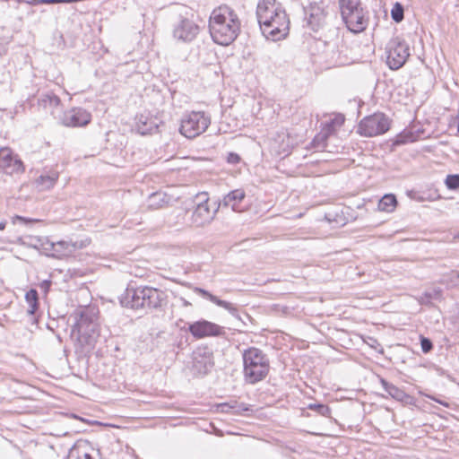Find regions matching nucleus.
Returning a JSON list of instances; mask_svg holds the SVG:
<instances>
[{"label": "nucleus", "instance_id": "nucleus-1", "mask_svg": "<svg viewBox=\"0 0 459 459\" xmlns=\"http://www.w3.org/2000/svg\"><path fill=\"white\" fill-rule=\"evenodd\" d=\"M256 18L262 33L273 41L284 39L290 30V20L281 4L276 0H260Z\"/></svg>", "mask_w": 459, "mask_h": 459}, {"label": "nucleus", "instance_id": "nucleus-2", "mask_svg": "<svg viewBox=\"0 0 459 459\" xmlns=\"http://www.w3.org/2000/svg\"><path fill=\"white\" fill-rule=\"evenodd\" d=\"M209 31L215 43L229 46L240 32V21L238 14L226 4L215 8L210 15Z\"/></svg>", "mask_w": 459, "mask_h": 459}, {"label": "nucleus", "instance_id": "nucleus-3", "mask_svg": "<svg viewBox=\"0 0 459 459\" xmlns=\"http://www.w3.org/2000/svg\"><path fill=\"white\" fill-rule=\"evenodd\" d=\"M163 301L164 292L148 286L127 287L120 298L121 305L132 309H156Z\"/></svg>", "mask_w": 459, "mask_h": 459}, {"label": "nucleus", "instance_id": "nucleus-4", "mask_svg": "<svg viewBox=\"0 0 459 459\" xmlns=\"http://www.w3.org/2000/svg\"><path fill=\"white\" fill-rule=\"evenodd\" d=\"M245 381L254 385L264 380L270 371L268 356L256 347H249L242 352Z\"/></svg>", "mask_w": 459, "mask_h": 459}, {"label": "nucleus", "instance_id": "nucleus-5", "mask_svg": "<svg viewBox=\"0 0 459 459\" xmlns=\"http://www.w3.org/2000/svg\"><path fill=\"white\" fill-rule=\"evenodd\" d=\"M194 203L191 223L195 227L209 225L216 217L220 204H217V202L211 204L208 194L205 192L198 193L194 198Z\"/></svg>", "mask_w": 459, "mask_h": 459}, {"label": "nucleus", "instance_id": "nucleus-6", "mask_svg": "<svg viewBox=\"0 0 459 459\" xmlns=\"http://www.w3.org/2000/svg\"><path fill=\"white\" fill-rule=\"evenodd\" d=\"M210 124L211 117L204 111H192L183 116L179 132L185 137L192 139L205 132Z\"/></svg>", "mask_w": 459, "mask_h": 459}, {"label": "nucleus", "instance_id": "nucleus-7", "mask_svg": "<svg viewBox=\"0 0 459 459\" xmlns=\"http://www.w3.org/2000/svg\"><path fill=\"white\" fill-rule=\"evenodd\" d=\"M76 326L80 343L88 350L93 349L100 337V325L96 319L82 313Z\"/></svg>", "mask_w": 459, "mask_h": 459}, {"label": "nucleus", "instance_id": "nucleus-8", "mask_svg": "<svg viewBox=\"0 0 459 459\" xmlns=\"http://www.w3.org/2000/svg\"><path fill=\"white\" fill-rule=\"evenodd\" d=\"M388 117L383 113H375L364 117L358 126V133L366 137L385 134L389 130Z\"/></svg>", "mask_w": 459, "mask_h": 459}, {"label": "nucleus", "instance_id": "nucleus-9", "mask_svg": "<svg viewBox=\"0 0 459 459\" xmlns=\"http://www.w3.org/2000/svg\"><path fill=\"white\" fill-rule=\"evenodd\" d=\"M386 53V63L388 66L392 70H397L405 64L410 56V48L405 41L395 38L391 39L387 44Z\"/></svg>", "mask_w": 459, "mask_h": 459}, {"label": "nucleus", "instance_id": "nucleus-10", "mask_svg": "<svg viewBox=\"0 0 459 459\" xmlns=\"http://www.w3.org/2000/svg\"><path fill=\"white\" fill-rule=\"evenodd\" d=\"M199 32V26L192 19L185 16H179L172 28L173 39L182 43L192 42L195 39Z\"/></svg>", "mask_w": 459, "mask_h": 459}, {"label": "nucleus", "instance_id": "nucleus-11", "mask_svg": "<svg viewBox=\"0 0 459 459\" xmlns=\"http://www.w3.org/2000/svg\"><path fill=\"white\" fill-rule=\"evenodd\" d=\"M43 254L54 258H64L73 255L76 250L85 247L83 241H46L43 245Z\"/></svg>", "mask_w": 459, "mask_h": 459}, {"label": "nucleus", "instance_id": "nucleus-12", "mask_svg": "<svg viewBox=\"0 0 459 459\" xmlns=\"http://www.w3.org/2000/svg\"><path fill=\"white\" fill-rule=\"evenodd\" d=\"M59 120L64 126L81 127L90 124L91 121V114L83 108L74 107L65 110Z\"/></svg>", "mask_w": 459, "mask_h": 459}, {"label": "nucleus", "instance_id": "nucleus-13", "mask_svg": "<svg viewBox=\"0 0 459 459\" xmlns=\"http://www.w3.org/2000/svg\"><path fill=\"white\" fill-rule=\"evenodd\" d=\"M304 11L307 26L312 30L317 31L325 25L327 12L324 2L310 4Z\"/></svg>", "mask_w": 459, "mask_h": 459}, {"label": "nucleus", "instance_id": "nucleus-14", "mask_svg": "<svg viewBox=\"0 0 459 459\" xmlns=\"http://www.w3.org/2000/svg\"><path fill=\"white\" fill-rule=\"evenodd\" d=\"M214 366L212 351L208 347H199L193 353V369L200 376L208 374Z\"/></svg>", "mask_w": 459, "mask_h": 459}, {"label": "nucleus", "instance_id": "nucleus-15", "mask_svg": "<svg viewBox=\"0 0 459 459\" xmlns=\"http://www.w3.org/2000/svg\"><path fill=\"white\" fill-rule=\"evenodd\" d=\"M0 170L7 175L21 174L25 170L23 162L13 156L11 149H0Z\"/></svg>", "mask_w": 459, "mask_h": 459}, {"label": "nucleus", "instance_id": "nucleus-16", "mask_svg": "<svg viewBox=\"0 0 459 459\" xmlns=\"http://www.w3.org/2000/svg\"><path fill=\"white\" fill-rule=\"evenodd\" d=\"M188 331L194 337L201 339L207 336H218L221 333L222 328L214 323L199 320L190 324Z\"/></svg>", "mask_w": 459, "mask_h": 459}, {"label": "nucleus", "instance_id": "nucleus-17", "mask_svg": "<svg viewBox=\"0 0 459 459\" xmlns=\"http://www.w3.org/2000/svg\"><path fill=\"white\" fill-rule=\"evenodd\" d=\"M348 30L353 33H359L366 30L368 24V12L361 8L343 21Z\"/></svg>", "mask_w": 459, "mask_h": 459}, {"label": "nucleus", "instance_id": "nucleus-18", "mask_svg": "<svg viewBox=\"0 0 459 459\" xmlns=\"http://www.w3.org/2000/svg\"><path fill=\"white\" fill-rule=\"evenodd\" d=\"M245 197L246 194L243 189H235L227 194L217 204H220V208L230 207L232 211L240 212L244 210L241 203L244 201Z\"/></svg>", "mask_w": 459, "mask_h": 459}, {"label": "nucleus", "instance_id": "nucleus-19", "mask_svg": "<svg viewBox=\"0 0 459 459\" xmlns=\"http://www.w3.org/2000/svg\"><path fill=\"white\" fill-rule=\"evenodd\" d=\"M381 384L385 391L394 400L402 402L406 404L411 403L412 397L407 394L403 390L398 388L394 385L387 382L383 378L381 379Z\"/></svg>", "mask_w": 459, "mask_h": 459}, {"label": "nucleus", "instance_id": "nucleus-20", "mask_svg": "<svg viewBox=\"0 0 459 459\" xmlns=\"http://www.w3.org/2000/svg\"><path fill=\"white\" fill-rule=\"evenodd\" d=\"M195 292L201 295L203 298L209 299L211 302L216 304L217 306L225 308L233 316H235L238 312L237 307L232 303L220 299L218 297L212 295L206 290L202 288H195Z\"/></svg>", "mask_w": 459, "mask_h": 459}, {"label": "nucleus", "instance_id": "nucleus-21", "mask_svg": "<svg viewBox=\"0 0 459 459\" xmlns=\"http://www.w3.org/2000/svg\"><path fill=\"white\" fill-rule=\"evenodd\" d=\"M136 130L143 135L151 134L158 130V125L152 118L140 115L136 117Z\"/></svg>", "mask_w": 459, "mask_h": 459}, {"label": "nucleus", "instance_id": "nucleus-22", "mask_svg": "<svg viewBox=\"0 0 459 459\" xmlns=\"http://www.w3.org/2000/svg\"><path fill=\"white\" fill-rule=\"evenodd\" d=\"M338 4L342 21L363 8L360 0H338Z\"/></svg>", "mask_w": 459, "mask_h": 459}, {"label": "nucleus", "instance_id": "nucleus-23", "mask_svg": "<svg viewBox=\"0 0 459 459\" xmlns=\"http://www.w3.org/2000/svg\"><path fill=\"white\" fill-rule=\"evenodd\" d=\"M58 178L59 174L56 171L42 174L36 179L37 187L41 191L48 190L55 186Z\"/></svg>", "mask_w": 459, "mask_h": 459}, {"label": "nucleus", "instance_id": "nucleus-24", "mask_svg": "<svg viewBox=\"0 0 459 459\" xmlns=\"http://www.w3.org/2000/svg\"><path fill=\"white\" fill-rule=\"evenodd\" d=\"M272 150L279 156H287L290 153L289 138L285 135H279L272 143Z\"/></svg>", "mask_w": 459, "mask_h": 459}, {"label": "nucleus", "instance_id": "nucleus-25", "mask_svg": "<svg viewBox=\"0 0 459 459\" xmlns=\"http://www.w3.org/2000/svg\"><path fill=\"white\" fill-rule=\"evenodd\" d=\"M344 116L342 114H335L333 117H331L329 120L322 123L321 131H327V135L332 136L337 127H340L344 123Z\"/></svg>", "mask_w": 459, "mask_h": 459}, {"label": "nucleus", "instance_id": "nucleus-26", "mask_svg": "<svg viewBox=\"0 0 459 459\" xmlns=\"http://www.w3.org/2000/svg\"><path fill=\"white\" fill-rule=\"evenodd\" d=\"M88 449L86 443L76 444L69 450L67 459H93Z\"/></svg>", "mask_w": 459, "mask_h": 459}, {"label": "nucleus", "instance_id": "nucleus-27", "mask_svg": "<svg viewBox=\"0 0 459 459\" xmlns=\"http://www.w3.org/2000/svg\"><path fill=\"white\" fill-rule=\"evenodd\" d=\"M397 205V199L394 195H385L378 202L377 208L379 211L391 212Z\"/></svg>", "mask_w": 459, "mask_h": 459}, {"label": "nucleus", "instance_id": "nucleus-28", "mask_svg": "<svg viewBox=\"0 0 459 459\" xmlns=\"http://www.w3.org/2000/svg\"><path fill=\"white\" fill-rule=\"evenodd\" d=\"M25 300L28 303V314L34 315L39 308V295L35 289H30L25 294Z\"/></svg>", "mask_w": 459, "mask_h": 459}, {"label": "nucleus", "instance_id": "nucleus-29", "mask_svg": "<svg viewBox=\"0 0 459 459\" xmlns=\"http://www.w3.org/2000/svg\"><path fill=\"white\" fill-rule=\"evenodd\" d=\"M327 131H321L314 137L311 145L316 151H325L327 147Z\"/></svg>", "mask_w": 459, "mask_h": 459}, {"label": "nucleus", "instance_id": "nucleus-30", "mask_svg": "<svg viewBox=\"0 0 459 459\" xmlns=\"http://www.w3.org/2000/svg\"><path fill=\"white\" fill-rule=\"evenodd\" d=\"M441 298V290L434 289L432 290L425 291L418 298V301L423 305L431 304L432 300H437Z\"/></svg>", "mask_w": 459, "mask_h": 459}, {"label": "nucleus", "instance_id": "nucleus-31", "mask_svg": "<svg viewBox=\"0 0 459 459\" xmlns=\"http://www.w3.org/2000/svg\"><path fill=\"white\" fill-rule=\"evenodd\" d=\"M417 138L411 131H403L395 138L394 144L401 145L408 143H413Z\"/></svg>", "mask_w": 459, "mask_h": 459}, {"label": "nucleus", "instance_id": "nucleus-32", "mask_svg": "<svg viewBox=\"0 0 459 459\" xmlns=\"http://www.w3.org/2000/svg\"><path fill=\"white\" fill-rule=\"evenodd\" d=\"M150 207L158 209L162 207L166 201V195L163 193H154L150 196Z\"/></svg>", "mask_w": 459, "mask_h": 459}, {"label": "nucleus", "instance_id": "nucleus-33", "mask_svg": "<svg viewBox=\"0 0 459 459\" xmlns=\"http://www.w3.org/2000/svg\"><path fill=\"white\" fill-rule=\"evenodd\" d=\"M41 101L45 106L57 107L61 100L58 96L53 93H47L42 96Z\"/></svg>", "mask_w": 459, "mask_h": 459}, {"label": "nucleus", "instance_id": "nucleus-34", "mask_svg": "<svg viewBox=\"0 0 459 459\" xmlns=\"http://www.w3.org/2000/svg\"><path fill=\"white\" fill-rule=\"evenodd\" d=\"M308 409L316 411L318 414L329 417L331 414V409L323 403H311L308 405Z\"/></svg>", "mask_w": 459, "mask_h": 459}, {"label": "nucleus", "instance_id": "nucleus-35", "mask_svg": "<svg viewBox=\"0 0 459 459\" xmlns=\"http://www.w3.org/2000/svg\"><path fill=\"white\" fill-rule=\"evenodd\" d=\"M391 16H392V19L396 22H400L403 21L404 14H403V7L401 4L396 3L394 5V7L391 11Z\"/></svg>", "mask_w": 459, "mask_h": 459}, {"label": "nucleus", "instance_id": "nucleus-36", "mask_svg": "<svg viewBox=\"0 0 459 459\" xmlns=\"http://www.w3.org/2000/svg\"><path fill=\"white\" fill-rule=\"evenodd\" d=\"M446 187L450 190L459 188V174L448 175L445 180Z\"/></svg>", "mask_w": 459, "mask_h": 459}, {"label": "nucleus", "instance_id": "nucleus-37", "mask_svg": "<svg viewBox=\"0 0 459 459\" xmlns=\"http://www.w3.org/2000/svg\"><path fill=\"white\" fill-rule=\"evenodd\" d=\"M220 407L221 408V411L222 412H230V410L232 409H237L236 411H247V408L245 406V404H240V405H238L237 406V403L234 402L233 404L231 403H221L220 404Z\"/></svg>", "mask_w": 459, "mask_h": 459}, {"label": "nucleus", "instance_id": "nucleus-38", "mask_svg": "<svg viewBox=\"0 0 459 459\" xmlns=\"http://www.w3.org/2000/svg\"><path fill=\"white\" fill-rule=\"evenodd\" d=\"M31 241H32L31 246L34 248L39 250L43 254V247H44L43 245H45L46 241H50V240L47 238L37 237V238H31Z\"/></svg>", "mask_w": 459, "mask_h": 459}, {"label": "nucleus", "instance_id": "nucleus-39", "mask_svg": "<svg viewBox=\"0 0 459 459\" xmlns=\"http://www.w3.org/2000/svg\"><path fill=\"white\" fill-rule=\"evenodd\" d=\"M343 50H339L338 56L335 58V64L337 65H346L352 62L351 58L348 57L346 54L342 55Z\"/></svg>", "mask_w": 459, "mask_h": 459}, {"label": "nucleus", "instance_id": "nucleus-40", "mask_svg": "<svg viewBox=\"0 0 459 459\" xmlns=\"http://www.w3.org/2000/svg\"><path fill=\"white\" fill-rule=\"evenodd\" d=\"M420 346H421V350L424 353H428L433 349L432 342L429 338H426V337H421Z\"/></svg>", "mask_w": 459, "mask_h": 459}, {"label": "nucleus", "instance_id": "nucleus-41", "mask_svg": "<svg viewBox=\"0 0 459 459\" xmlns=\"http://www.w3.org/2000/svg\"><path fill=\"white\" fill-rule=\"evenodd\" d=\"M227 161L230 164H238L240 161V156L235 152H230L227 157Z\"/></svg>", "mask_w": 459, "mask_h": 459}, {"label": "nucleus", "instance_id": "nucleus-42", "mask_svg": "<svg viewBox=\"0 0 459 459\" xmlns=\"http://www.w3.org/2000/svg\"><path fill=\"white\" fill-rule=\"evenodd\" d=\"M26 3L30 5H39L42 4H49V0H28Z\"/></svg>", "mask_w": 459, "mask_h": 459}, {"label": "nucleus", "instance_id": "nucleus-43", "mask_svg": "<svg viewBox=\"0 0 459 459\" xmlns=\"http://www.w3.org/2000/svg\"><path fill=\"white\" fill-rule=\"evenodd\" d=\"M77 1L78 0H49V4H69V3H74Z\"/></svg>", "mask_w": 459, "mask_h": 459}, {"label": "nucleus", "instance_id": "nucleus-44", "mask_svg": "<svg viewBox=\"0 0 459 459\" xmlns=\"http://www.w3.org/2000/svg\"><path fill=\"white\" fill-rule=\"evenodd\" d=\"M427 397L431 399V400H433V401H435V402H437V403H440V404H442V405H444V406H446V407H448V403H447L440 401L439 399H437V398H436V397H434L432 395H429L428 394Z\"/></svg>", "mask_w": 459, "mask_h": 459}, {"label": "nucleus", "instance_id": "nucleus-45", "mask_svg": "<svg viewBox=\"0 0 459 459\" xmlns=\"http://www.w3.org/2000/svg\"><path fill=\"white\" fill-rule=\"evenodd\" d=\"M15 218H16V220H19V221H24V222L32 221V220H28V219H26L24 217H22V216H16Z\"/></svg>", "mask_w": 459, "mask_h": 459}, {"label": "nucleus", "instance_id": "nucleus-46", "mask_svg": "<svg viewBox=\"0 0 459 459\" xmlns=\"http://www.w3.org/2000/svg\"><path fill=\"white\" fill-rule=\"evenodd\" d=\"M6 223L5 222H0V230H4Z\"/></svg>", "mask_w": 459, "mask_h": 459}, {"label": "nucleus", "instance_id": "nucleus-47", "mask_svg": "<svg viewBox=\"0 0 459 459\" xmlns=\"http://www.w3.org/2000/svg\"><path fill=\"white\" fill-rule=\"evenodd\" d=\"M183 304L185 307H187L190 305V303L188 301H186V299L183 300Z\"/></svg>", "mask_w": 459, "mask_h": 459}, {"label": "nucleus", "instance_id": "nucleus-48", "mask_svg": "<svg viewBox=\"0 0 459 459\" xmlns=\"http://www.w3.org/2000/svg\"><path fill=\"white\" fill-rule=\"evenodd\" d=\"M49 284H50V281H44V286H47V285H49Z\"/></svg>", "mask_w": 459, "mask_h": 459}, {"label": "nucleus", "instance_id": "nucleus-49", "mask_svg": "<svg viewBox=\"0 0 459 459\" xmlns=\"http://www.w3.org/2000/svg\"><path fill=\"white\" fill-rule=\"evenodd\" d=\"M49 284H50V281H44V286H47V285H49Z\"/></svg>", "mask_w": 459, "mask_h": 459}, {"label": "nucleus", "instance_id": "nucleus-50", "mask_svg": "<svg viewBox=\"0 0 459 459\" xmlns=\"http://www.w3.org/2000/svg\"><path fill=\"white\" fill-rule=\"evenodd\" d=\"M342 48H344V49H342L343 50L342 52L347 51V48L346 47L344 48V46H342Z\"/></svg>", "mask_w": 459, "mask_h": 459}, {"label": "nucleus", "instance_id": "nucleus-51", "mask_svg": "<svg viewBox=\"0 0 459 459\" xmlns=\"http://www.w3.org/2000/svg\"><path fill=\"white\" fill-rule=\"evenodd\" d=\"M455 238H459V232L457 233V235Z\"/></svg>", "mask_w": 459, "mask_h": 459}]
</instances>
